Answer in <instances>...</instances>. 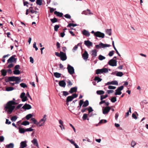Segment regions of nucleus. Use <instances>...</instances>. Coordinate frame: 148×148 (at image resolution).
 <instances>
[{
  "label": "nucleus",
  "instance_id": "1",
  "mask_svg": "<svg viewBox=\"0 0 148 148\" xmlns=\"http://www.w3.org/2000/svg\"><path fill=\"white\" fill-rule=\"evenodd\" d=\"M16 103L13 100L9 101L5 106V111H7L8 114H10L15 108V105Z\"/></svg>",
  "mask_w": 148,
  "mask_h": 148
},
{
  "label": "nucleus",
  "instance_id": "2",
  "mask_svg": "<svg viewBox=\"0 0 148 148\" xmlns=\"http://www.w3.org/2000/svg\"><path fill=\"white\" fill-rule=\"evenodd\" d=\"M47 115L45 114L43 115V118L41 119L39 122H37V125L39 127L41 126H44L45 125V123L47 120V118L46 117Z\"/></svg>",
  "mask_w": 148,
  "mask_h": 148
},
{
  "label": "nucleus",
  "instance_id": "3",
  "mask_svg": "<svg viewBox=\"0 0 148 148\" xmlns=\"http://www.w3.org/2000/svg\"><path fill=\"white\" fill-rule=\"evenodd\" d=\"M108 72V69L106 68H103L101 69H98L96 70V74H101L102 73Z\"/></svg>",
  "mask_w": 148,
  "mask_h": 148
},
{
  "label": "nucleus",
  "instance_id": "4",
  "mask_svg": "<svg viewBox=\"0 0 148 148\" xmlns=\"http://www.w3.org/2000/svg\"><path fill=\"white\" fill-rule=\"evenodd\" d=\"M68 73L70 75H73L75 73L74 69V68L69 64L67 65V68Z\"/></svg>",
  "mask_w": 148,
  "mask_h": 148
},
{
  "label": "nucleus",
  "instance_id": "5",
  "mask_svg": "<svg viewBox=\"0 0 148 148\" xmlns=\"http://www.w3.org/2000/svg\"><path fill=\"white\" fill-rule=\"evenodd\" d=\"M111 109V108L109 106L103 107L102 109L103 114L104 115L108 114Z\"/></svg>",
  "mask_w": 148,
  "mask_h": 148
},
{
  "label": "nucleus",
  "instance_id": "6",
  "mask_svg": "<svg viewBox=\"0 0 148 148\" xmlns=\"http://www.w3.org/2000/svg\"><path fill=\"white\" fill-rule=\"evenodd\" d=\"M108 63L111 66H116L117 65V61L112 59L110 60Z\"/></svg>",
  "mask_w": 148,
  "mask_h": 148
},
{
  "label": "nucleus",
  "instance_id": "7",
  "mask_svg": "<svg viewBox=\"0 0 148 148\" xmlns=\"http://www.w3.org/2000/svg\"><path fill=\"white\" fill-rule=\"evenodd\" d=\"M105 36V34L103 33H102L99 31H97L95 33V36L99 38H103Z\"/></svg>",
  "mask_w": 148,
  "mask_h": 148
},
{
  "label": "nucleus",
  "instance_id": "8",
  "mask_svg": "<svg viewBox=\"0 0 148 148\" xmlns=\"http://www.w3.org/2000/svg\"><path fill=\"white\" fill-rule=\"evenodd\" d=\"M60 56L61 60L62 61L65 60L67 59V57L65 53L62 51L60 52Z\"/></svg>",
  "mask_w": 148,
  "mask_h": 148
},
{
  "label": "nucleus",
  "instance_id": "9",
  "mask_svg": "<svg viewBox=\"0 0 148 148\" xmlns=\"http://www.w3.org/2000/svg\"><path fill=\"white\" fill-rule=\"evenodd\" d=\"M118 85V82L116 80H114L111 82H109L105 84V86L108 85Z\"/></svg>",
  "mask_w": 148,
  "mask_h": 148
},
{
  "label": "nucleus",
  "instance_id": "10",
  "mask_svg": "<svg viewBox=\"0 0 148 148\" xmlns=\"http://www.w3.org/2000/svg\"><path fill=\"white\" fill-rule=\"evenodd\" d=\"M31 142L34 146H36L38 148H39L37 139L36 138H34V139L32 140Z\"/></svg>",
  "mask_w": 148,
  "mask_h": 148
},
{
  "label": "nucleus",
  "instance_id": "11",
  "mask_svg": "<svg viewBox=\"0 0 148 148\" xmlns=\"http://www.w3.org/2000/svg\"><path fill=\"white\" fill-rule=\"evenodd\" d=\"M84 44L88 47L92 46V42L89 40H85L84 42Z\"/></svg>",
  "mask_w": 148,
  "mask_h": 148
},
{
  "label": "nucleus",
  "instance_id": "12",
  "mask_svg": "<svg viewBox=\"0 0 148 148\" xmlns=\"http://www.w3.org/2000/svg\"><path fill=\"white\" fill-rule=\"evenodd\" d=\"M22 108L25 110H29L32 108V106L29 104L25 103L22 107Z\"/></svg>",
  "mask_w": 148,
  "mask_h": 148
},
{
  "label": "nucleus",
  "instance_id": "13",
  "mask_svg": "<svg viewBox=\"0 0 148 148\" xmlns=\"http://www.w3.org/2000/svg\"><path fill=\"white\" fill-rule=\"evenodd\" d=\"M83 58L85 60H87L88 58V54L86 51H85L84 53L82 55Z\"/></svg>",
  "mask_w": 148,
  "mask_h": 148
},
{
  "label": "nucleus",
  "instance_id": "14",
  "mask_svg": "<svg viewBox=\"0 0 148 148\" xmlns=\"http://www.w3.org/2000/svg\"><path fill=\"white\" fill-rule=\"evenodd\" d=\"M99 45H100V48H104L106 47H109L111 46L110 45L107 44H104L101 42L99 43Z\"/></svg>",
  "mask_w": 148,
  "mask_h": 148
},
{
  "label": "nucleus",
  "instance_id": "15",
  "mask_svg": "<svg viewBox=\"0 0 148 148\" xmlns=\"http://www.w3.org/2000/svg\"><path fill=\"white\" fill-rule=\"evenodd\" d=\"M59 85L60 86L65 88L66 85V83L64 81L61 80L59 82Z\"/></svg>",
  "mask_w": 148,
  "mask_h": 148
},
{
  "label": "nucleus",
  "instance_id": "16",
  "mask_svg": "<svg viewBox=\"0 0 148 148\" xmlns=\"http://www.w3.org/2000/svg\"><path fill=\"white\" fill-rule=\"evenodd\" d=\"M16 60V59L13 56H12L10 57L8 60V63L12 62H14Z\"/></svg>",
  "mask_w": 148,
  "mask_h": 148
},
{
  "label": "nucleus",
  "instance_id": "17",
  "mask_svg": "<svg viewBox=\"0 0 148 148\" xmlns=\"http://www.w3.org/2000/svg\"><path fill=\"white\" fill-rule=\"evenodd\" d=\"M82 33L83 35L88 37L90 35L89 32L86 29H84L82 31Z\"/></svg>",
  "mask_w": 148,
  "mask_h": 148
},
{
  "label": "nucleus",
  "instance_id": "18",
  "mask_svg": "<svg viewBox=\"0 0 148 148\" xmlns=\"http://www.w3.org/2000/svg\"><path fill=\"white\" fill-rule=\"evenodd\" d=\"M18 78V77L15 76H11L9 77V80L10 81L14 82L16 80V79Z\"/></svg>",
  "mask_w": 148,
  "mask_h": 148
},
{
  "label": "nucleus",
  "instance_id": "19",
  "mask_svg": "<svg viewBox=\"0 0 148 148\" xmlns=\"http://www.w3.org/2000/svg\"><path fill=\"white\" fill-rule=\"evenodd\" d=\"M77 87L75 86V87L72 88L69 91V92L70 93H72L74 92L77 91Z\"/></svg>",
  "mask_w": 148,
  "mask_h": 148
},
{
  "label": "nucleus",
  "instance_id": "20",
  "mask_svg": "<svg viewBox=\"0 0 148 148\" xmlns=\"http://www.w3.org/2000/svg\"><path fill=\"white\" fill-rule=\"evenodd\" d=\"M54 14L60 17H62L63 15V14L62 13L57 11L54 12Z\"/></svg>",
  "mask_w": 148,
  "mask_h": 148
},
{
  "label": "nucleus",
  "instance_id": "21",
  "mask_svg": "<svg viewBox=\"0 0 148 148\" xmlns=\"http://www.w3.org/2000/svg\"><path fill=\"white\" fill-rule=\"evenodd\" d=\"M92 57L95 58L97 56V51L95 49L92 51Z\"/></svg>",
  "mask_w": 148,
  "mask_h": 148
},
{
  "label": "nucleus",
  "instance_id": "22",
  "mask_svg": "<svg viewBox=\"0 0 148 148\" xmlns=\"http://www.w3.org/2000/svg\"><path fill=\"white\" fill-rule=\"evenodd\" d=\"M84 103L83 99L81 100H80L79 103V106L77 107L78 110H79L81 106H82Z\"/></svg>",
  "mask_w": 148,
  "mask_h": 148
},
{
  "label": "nucleus",
  "instance_id": "23",
  "mask_svg": "<svg viewBox=\"0 0 148 148\" xmlns=\"http://www.w3.org/2000/svg\"><path fill=\"white\" fill-rule=\"evenodd\" d=\"M27 142L26 140L21 142V143L20 145H21V146L23 147L24 148L26 147H27Z\"/></svg>",
  "mask_w": 148,
  "mask_h": 148
},
{
  "label": "nucleus",
  "instance_id": "24",
  "mask_svg": "<svg viewBox=\"0 0 148 148\" xmlns=\"http://www.w3.org/2000/svg\"><path fill=\"white\" fill-rule=\"evenodd\" d=\"M73 99V98H72V96H68L66 99V101L67 103H69L70 101H71Z\"/></svg>",
  "mask_w": 148,
  "mask_h": 148
},
{
  "label": "nucleus",
  "instance_id": "25",
  "mask_svg": "<svg viewBox=\"0 0 148 148\" xmlns=\"http://www.w3.org/2000/svg\"><path fill=\"white\" fill-rule=\"evenodd\" d=\"M83 104H82L83 107H86L89 105V102L88 100H86L84 102Z\"/></svg>",
  "mask_w": 148,
  "mask_h": 148
},
{
  "label": "nucleus",
  "instance_id": "26",
  "mask_svg": "<svg viewBox=\"0 0 148 148\" xmlns=\"http://www.w3.org/2000/svg\"><path fill=\"white\" fill-rule=\"evenodd\" d=\"M102 80V79H101L99 77L97 76L95 77L94 79V80L95 81H97V83L101 81Z\"/></svg>",
  "mask_w": 148,
  "mask_h": 148
},
{
  "label": "nucleus",
  "instance_id": "27",
  "mask_svg": "<svg viewBox=\"0 0 148 148\" xmlns=\"http://www.w3.org/2000/svg\"><path fill=\"white\" fill-rule=\"evenodd\" d=\"M5 147H7V148H13L14 145L13 143H10L9 144L6 145Z\"/></svg>",
  "mask_w": 148,
  "mask_h": 148
},
{
  "label": "nucleus",
  "instance_id": "28",
  "mask_svg": "<svg viewBox=\"0 0 148 148\" xmlns=\"http://www.w3.org/2000/svg\"><path fill=\"white\" fill-rule=\"evenodd\" d=\"M54 75L55 77L58 78L61 77V74L58 72H55L54 73Z\"/></svg>",
  "mask_w": 148,
  "mask_h": 148
},
{
  "label": "nucleus",
  "instance_id": "29",
  "mask_svg": "<svg viewBox=\"0 0 148 148\" xmlns=\"http://www.w3.org/2000/svg\"><path fill=\"white\" fill-rule=\"evenodd\" d=\"M18 129L19 133L21 134H23L25 132V129L21 128H19Z\"/></svg>",
  "mask_w": 148,
  "mask_h": 148
},
{
  "label": "nucleus",
  "instance_id": "30",
  "mask_svg": "<svg viewBox=\"0 0 148 148\" xmlns=\"http://www.w3.org/2000/svg\"><path fill=\"white\" fill-rule=\"evenodd\" d=\"M1 75L3 76H5L7 74V71L5 69H2L1 71Z\"/></svg>",
  "mask_w": 148,
  "mask_h": 148
},
{
  "label": "nucleus",
  "instance_id": "31",
  "mask_svg": "<svg viewBox=\"0 0 148 148\" xmlns=\"http://www.w3.org/2000/svg\"><path fill=\"white\" fill-rule=\"evenodd\" d=\"M36 3L37 5L41 6L42 4V0H36Z\"/></svg>",
  "mask_w": 148,
  "mask_h": 148
},
{
  "label": "nucleus",
  "instance_id": "32",
  "mask_svg": "<svg viewBox=\"0 0 148 148\" xmlns=\"http://www.w3.org/2000/svg\"><path fill=\"white\" fill-rule=\"evenodd\" d=\"M111 29H107L106 30V34H108L109 36H111L112 34Z\"/></svg>",
  "mask_w": 148,
  "mask_h": 148
},
{
  "label": "nucleus",
  "instance_id": "33",
  "mask_svg": "<svg viewBox=\"0 0 148 148\" xmlns=\"http://www.w3.org/2000/svg\"><path fill=\"white\" fill-rule=\"evenodd\" d=\"M29 121H23L21 123V125H24L25 126H26L27 125H29Z\"/></svg>",
  "mask_w": 148,
  "mask_h": 148
},
{
  "label": "nucleus",
  "instance_id": "34",
  "mask_svg": "<svg viewBox=\"0 0 148 148\" xmlns=\"http://www.w3.org/2000/svg\"><path fill=\"white\" fill-rule=\"evenodd\" d=\"M30 121H33L34 124H36L37 125L38 122L34 118H32L30 119Z\"/></svg>",
  "mask_w": 148,
  "mask_h": 148
},
{
  "label": "nucleus",
  "instance_id": "35",
  "mask_svg": "<svg viewBox=\"0 0 148 148\" xmlns=\"http://www.w3.org/2000/svg\"><path fill=\"white\" fill-rule=\"evenodd\" d=\"M33 116V115L31 114H29L25 116L26 119L27 120H29L30 118H32Z\"/></svg>",
  "mask_w": 148,
  "mask_h": 148
},
{
  "label": "nucleus",
  "instance_id": "36",
  "mask_svg": "<svg viewBox=\"0 0 148 148\" xmlns=\"http://www.w3.org/2000/svg\"><path fill=\"white\" fill-rule=\"evenodd\" d=\"M14 89V88L13 87H8L6 88V91H12Z\"/></svg>",
  "mask_w": 148,
  "mask_h": 148
},
{
  "label": "nucleus",
  "instance_id": "37",
  "mask_svg": "<svg viewBox=\"0 0 148 148\" xmlns=\"http://www.w3.org/2000/svg\"><path fill=\"white\" fill-rule=\"evenodd\" d=\"M14 74L15 75H19L20 73V72L18 70H15L13 71Z\"/></svg>",
  "mask_w": 148,
  "mask_h": 148
},
{
  "label": "nucleus",
  "instance_id": "38",
  "mask_svg": "<svg viewBox=\"0 0 148 148\" xmlns=\"http://www.w3.org/2000/svg\"><path fill=\"white\" fill-rule=\"evenodd\" d=\"M17 119V117L16 116H12L11 120L12 122H14Z\"/></svg>",
  "mask_w": 148,
  "mask_h": 148
},
{
  "label": "nucleus",
  "instance_id": "39",
  "mask_svg": "<svg viewBox=\"0 0 148 148\" xmlns=\"http://www.w3.org/2000/svg\"><path fill=\"white\" fill-rule=\"evenodd\" d=\"M20 85L21 87L23 88H27V85L25 83H21L20 84Z\"/></svg>",
  "mask_w": 148,
  "mask_h": 148
},
{
  "label": "nucleus",
  "instance_id": "40",
  "mask_svg": "<svg viewBox=\"0 0 148 148\" xmlns=\"http://www.w3.org/2000/svg\"><path fill=\"white\" fill-rule=\"evenodd\" d=\"M104 92L102 90H98L97 91V93L98 95H101L103 94Z\"/></svg>",
  "mask_w": 148,
  "mask_h": 148
},
{
  "label": "nucleus",
  "instance_id": "41",
  "mask_svg": "<svg viewBox=\"0 0 148 148\" xmlns=\"http://www.w3.org/2000/svg\"><path fill=\"white\" fill-rule=\"evenodd\" d=\"M136 144V143L134 140H132L131 143V145L132 147H134Z\"/></svg>",
  "mask_w": 148,
  "mask_h": 148
},
{
  "label": "nucleus",
  "instance_id": "42",
  "mask_svg": "<svg viewBox=\"0 0 148 148\" xmlns=\"http://www.w3.org/2000/svg\"><path fill=\"white\" fill-rule=\"evenodd\" d=\"M67 86L69 87L71 86L73 84L71 82V81L69 79L67 81Z\"/></svg>",
  "mask_w": 148,
  "mask_h": 148
},
{
  "label": "nucleus",
  "instance_id": "43",
  "mask_svg": "<svg viewBox=\"0 0 148 148\" xmlns=\"http://www.w3.org/2000/svg\"><path fill=\"white\" fill-rule=\"evenodd\" d=\"M106 58L105 57L100 55L99 56V59L100 60H102Z\"/></svg>",
  "mask_w": 148,
  "mask_h": 148
},
{
  "label": "nucleus",
  "instance_id": "44",
  "mask_svg": "<svg viewBox=\"0 0 148 148\" xmlns=\"http://www.w3.org/2000/svg\"><path fill=\"white\" fill-rule=\"evenodd\" d=\"M51 22L53 23H54L58 21V19L54 17L53 19H50Z\"/></svg>",
  "mask_w": 148,
  "mask_h": 148
},
{
  "label": "nucleus",
  "instance_id": "45",
  "mask_svg": "<svg viewBox=\"0 0 148 148\" xmlns=\"http://www.w3.org/2000/svg\"><path fill=\"white\" fill-rule=\"evenodd\" d=\"M30 12H31V13H32V14L35 13L36 14H37L38 15V18L39 15V14H38V12L36 11L33 10H31L30 11Z\"/></svg>",
  "mask_w": 148,
  "mask_h": 148
},
{
  "label": "nucleus",
  "instance_id": "46",
  "mask_svg": "<svg viewBox=\"0 0 148 148\" xmlns=\"http://www.w3.org/2000/svg\"><path fill=\"white\" fill-rule=\"evenodd\" d=\"M123 74L122 72H118L116 74V75L117 76L119 77H121L123 76Z\"/></svg>",
  "mask_w": 148,
  "mask_h": 148
},
{
  "label": "nucleus",
  "instance_id": "47",
  "mask_svg": "<svg viewBox=\"0 0 148 148\" xmlns=\"http://www.w3.org/2000/svg\"><path fill=\"white\" fill-rule=\"evenodd\" d=\"M21 77L20 78L18 77V78L17 79H16V80H15V82L14 83L15 84H18L19 83V82H21Z\"/></svg>",
  "mask_w": 148,
  "mask_h": 148
},
{
  "label": "nucleus",
  "instance_id": "48",
  "mask_svg": "<svg viewBox=\"0 0 148 148\" xmlns=\"http://www.w3.org/2000/svg\"><path fill=\"white\" fill-rule=\"evenodd\" d=\"M122 92L121 91L117 90H115V92L114 93V94L115 95H120L121 94Z\"/></svg>",
  "mask_w": 148,
  "mask_h": 148
},
{
  "label": "nucleus",
  "instance_id": "49",
  "mask_svg": "<svg viewBox=\"0 0 148 148\" xmlns=\"http://www.w3.org/2000/svg\"><path fill=\"white\" fill-rule=\"evenodd\" d=\"M107 122V121L106 119H101L99 122V124H103V123H106Z\"/></svg>",
  "mask_w": 148,
  "mask_h": 148
},
{
  "label": "nucleus",
  "instance_id": "50",
  "mask_svg": "<svg viewBox=\"0 0 148 148\" xmlns=\"http://www.w3.org/2000/svg\"><path fill=\"white\" fill-rule=\"evenodd\" d=\"M77 26V25L76 24H73L72 23H70L67 26V27H71V26H73V27H75L76 26Z\"/></svg>",
  "mask_w": 148,
  "mask_h": 148
},
{
  "label": "nucleus",
  "instance_id": "51",
  "mask_svg": "<svg viewBox=\"0 0 148 148\" xmlns=\"http://www.w3.org/2000/svg\"><path fill=\"white\" fill-rule=\"evenodd\" d=\"M108 97V95L107 94L106 95H105L104 96L101 95V98H100V100H103V99L106 98Z\"/></svg>",
  "mask_w": 148,
  "mask_h": 148
},
{
  "label": "nucleus",
  "instance_id": "52",
  "mask_svg": "<svg viewBox=\"0 0 148 148\" xmlns=\"http://www.w3.org/2000/svg\"><path fill=\"white\" fill-rule=\"evenodd\" d=\"M111 101L112 103H114L116 101V97H113L111 99Z\"/></svg>",
  "mask_w": 148,
  "mask_h": 148
},
{
  "label": "nucleus",
  "instance_id": "53",
  "mask_svg": "<svg viewBox=\"0 0 148 148\" xmlns=\"http://www.w3.org/2000/svg\"><path fill=\"white\" fill-rule=\"evenodd\" d=\"M88 117V114H84L82 116V119L83 120H85Z\"/></svg>",
  "mask_w": 148,
  "mask_h": 148
},
{
  "label": "nucleus",
  "instance_id": "54",
  "mask_svg": "<svg viewBox=\"0 0 148 148\" xmlns=\"http://www.w3.org/2000/svg\"><path fill=\"white\" fill-rule=\"evenodd\" d=\"M87 108V109H88V112L89 113L93 111V110L92 109V108L91 107L89 106L88 107V108Z\"/></svg>",
  "mask_w": 148,
  "mask_h": 148
},
{
  "label": "nucleus",
  "instance_id": "55",
  "mask_svg": "<svg viewBox=\"0 0 148 148\" xmlns=\"http://www.w3.org/2000/svg\"><path fill=\"white\" fill-rule=\"evenodd\" d=\"M79 43L78 44V45H77L75 46L73 48L72 50L73 51V52H74L75 51L77 50V48H78V47L77 45H79Z\"/></svg>",
  "mask_w": 148,
  "mask_h": 148
},
{
  "label": "nucleus",
  "instance_id": "56",
  "mask_svg": "<svg viewBox=\"0 0 148 148\" xmlns=\"http://www.w3.org/2000/svg\"><path fill=\"white\" fill-rule=\"evenodd\" d=\"M123 86H122L119 87H118L116 90H117L121 91L123 90Z\"/></svg>",
  "mask_w": 148,
  "mask_h": 148
},
{
  "label": "nucleus",
  "instance_id": "57",
  "mask_svg": "<svg viewBox=\"0 0 148 148\" xmlns=\"http://www.w3.org/2000/svg\"><path fill=\"white\" fill-rule=\"evenodd\" d=\"M59 27V26L58 25H56L54 27V30L55 31H57L58 28Z\"/></svg>",
  "mask_w": 148,
  "mask_h": 148
},
{
  "label": "nucleus",
  "instance_id": "58",
  "mask_svg": "<svg viewBox=\"0 0 148 148\" xmlns=\"http://www.w3.org/2000/svg\"><path fill=\"white\" fill-rule=\"evenodd\" d=\"M34 130V129L32 128L31 127L27 128L25 129V132H32Z\"/></svg>",
  "mask_w": 148,
  "mask_h": 148
},
{
  "label": "nucleus",
  "instance_id": "59",
  "mask_svg": "<svg viewBox=\"0 0 148 148\" xmlns=\"http://www.w3.org/2000/svg\"><path fill=\"white\" fill-rule=\"evenodd\" d=\"M63 92V95L64 96H66L69 95V93L67 91H63L62 92Z\"/></svg>",
  "mask_w": 148,
  "mask_h": 148
},
{
  "label": "nucleus",
  "instance_id": "60",
  "mask_svg": "<svg viewBox=\"0 0 148 148\" xmlns=\"http://www.w3.org/2000/svg\"><path fill=\"white\" fill-rule=\"evenodd\" d=\"M108 88L110 89H114L116 88V87L112 86H109Z\"/></svg>",
  "mask_w": 148,
  "mask_h": 148
},
{
  "label": "nucleus",
  "instance_id": "61",
  "mask_svg": "<svg viewBox=\"0 0 148 148\" xmlns=\"http://www.w3.org/2000/svg\"><path fill=\"white\" fill-rule=\"evenodd\" d=\"M64 16L67 18L70 19L71 18V16L68 14H66L64 15Z\"/></svg>",
  "mask_w": 148,
  "mask_h": 148
},
{
  "label": "nucleus",
  "instance_id": "62",
  "mask_svg": "<svg viewBox=\"0 0 148 148\" xmlns=\"http://www.w3.org/2000/svg\"><path fill=\"white\" fill-rule=\"evenodd\" d=\"M36 42H34L33 44V47L34 48H35V49L37 51L38 50V48L36 46Z\"/></svg>",
  "mask_w": 148,
  "mask_h": 148
},
{
  "label": "nucleus",
  "instance_id": "63",
  "mask_svg": "<svg viewBox=\"0 0 148 148\" xmlns=\"http://www.w3.org/2000/svg\"><path fill=\"white\" fill-rule=\"evenodd\" d=\"M114 52V51H110L108 55L110 56V57L112 56L113 55Z\"/></svg>",
  "mask_w": 148,
  "mask_h": 148
},
{
  "label": "nucleus",
  "instance_id": "64",
  "mask_svg": "<svg viewBox=\"0 0 148 148\" xmlns=\"http://www.w3.org/2000/svg\"><path fill=\"white\" fill-rule=\"evenodd\" d=\"M25 96V93L24 92H22L20 96V98H22Z\"/></svg>",
  "mask_w": 148,
  "mask_h": 148
}]
</instances>
